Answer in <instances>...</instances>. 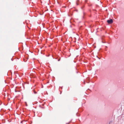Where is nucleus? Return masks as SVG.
<instances>
[{"instance_id":"nucleus-5","label":"nucleus","mask_w":124,"mask_h":124,"mask_svg":"<svg viewBox=\"0 0 124 124\" xmlns=\"http://www.w3.org/2000/svg\"><path fill=\"white\" fill-rule=\"evenodd\" d=\"M66 124H69V123H67Z\"/></svg>"},{"instance_id":"nucleus-1","label":"nucleus","mask_w":124,"mask_h":124,"mask_svg":"<svg viewBox=\"0 0 124 124\" xmlns=\"http://www.w3.org/2000/svg\"><path fill=\"white\" fill-rule=\"evenodd\" d=\"M107 23L109 24H111L113 22V20L112 19H110L109 20H107Z\"/></svg>"},{"instance_id":"nucleus-2","label":"nucleus","mask_w":124,"mask_h":124,"mask_svg":"<svg viewBox=\"0 0 124 124\" xmlns=\"http://www.w3.org/2000/svg\"><path fill=\"white\" fill-rule=\"evenodd\" d=\"M76 4L77 5H78V3L77 2L76 3Z\"/></svg>"},{"instance_id":"nucleus-4","label":"nucleus","mask_w":124,"mask_h":124,"mask_svg":"<svg viewBox=\"0 0 124 124\" xmlns=\"http://www.w3.org/2000/svg\"><path fill=\"white\" fill-rule=\"evenodd\" d=\"M85 2H87V0H85Z\"/></svg>"},{"instance_id":"nucleus-3","label":"nucleus","mask_w":124,"mask_h":124,"mask_svg":"<svg viewBox=\"0 0 124 124\" xmlns=\"http://www.w3.org/2000/svg\"><path fill=\"white\" fill-rule=\"evenodd\" d=\"M34 93L35 94H36V93H37L36 92H35V91H34Z\"/></svg>"}]
</instances>
